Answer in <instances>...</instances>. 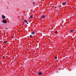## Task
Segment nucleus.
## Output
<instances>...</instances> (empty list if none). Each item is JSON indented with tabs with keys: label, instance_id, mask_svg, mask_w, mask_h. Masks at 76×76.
I'll return each mask as SVG.
<instances>
[{
	"label": "nucleus",
	"instance_id": "1a4fd4ad",
	"mask_svg": "<svg viewBox=\"0 0 76 76\" xmlns=\"http://www.w3.org/2000/svg\"><path fill=\"white\" fill-rule=\"evenodd\" d=\"M71 32H74V30H72L70 31Z\"/></svg>",
	"mask_w": 76,
	"mask_h": 76
},
{
	"label": "nucleus",
	"instance_id": "9b49d317",
	"mask_svg": "<svg viewBox=\"0 0 76 76\" xmlns=\"http://www.w3.org/2000/svg\"><path fill=\"white\" fill-rule=\"evenodd\" d=\"M55 32V34H57V33H58V32H57V31H56Z\"/></svg>",
	"mask_w": 76,
	"mask_h": 76
},
{
	"label": "nucleus",
	"instance_id": "f3484780",
	"mask_svg": "<svg viewBox=\"0 0 76 76\" xmlns=\"http://www.w3.org/2000/svg\"><path fill=\"white\" fill-rule=\"evenodd\" d=\"M45 16H45V15H44V18H45Z\"/></svg>",
	"mask_w": 76,
	"mask_h": 76
},
{
	"label": "nucleus",
	"instance_id": "20e7f679",
	"mask_svg": "<svg viewBox=\"0 0 76 76\" xmlns=\"http://www.w3.org/2000/svg\"><path fill=\"white\" fill-rule=\"evenodd\" d=\"M66 2H64L62 3V5L63 6H64L65 5H66Z\"/></svg>",
	"mask_w": 76,
	"mask_h": 76
},
{
	"label": "nucleus",
	"instance_id": "dca6fc26",
	"mask_svg": "<svg viewBox=\"0 0 76 76\" xmlns=\"http://www.w3.org/2000/svg\"><path fill=\"white\" fill-rule=\"evenodd\" d=\"M2 58H5V56H4L3 57H2Z\"/></svg>",
	"mask_w": 76,
	"mask_h": 76
},
{
	"label": "nucleus",
	"instance_id": "0eeeda50",
	"mask_svg": "<svg viewBox=\"0 0 76 76\" xmlns=\"http://www.w3.org/2000/svg\"><path fill=\"white\" fill-rule=\"evenodd\" d=\"M32 35H34L35 34V31H33L32 32V33H31Z\"/></svg>",
	"mask_w": 76,
	"mask_h": 76
},
{
	"label": "nucleus",
	"instance_id": "f257e3e1",
	"mask_svg": "<svg viewBox=\"0 0 76 76\" xmlns=\"http://www.w3.org/2000/svg\"><path fill=\"white\" fill-rule=\"evenodd\" d=\"M2 22L4 23H7V21L6 19H5L2 20Z\"/></svg>",
	"mask_w": 76,
	"mask_h": 76
},
{
	"label": "nucleus",
	"instance_id": "4be33fe9",
	"mask_svg": "<svg viewBox=\"0 0 76 76\" xmlns=\"http://www.w3.org/2000/svg\"><path fill=\"white\" fill-rule=\"evenodd\" d=\"M6 29H7V28H6Z\"/></svg>",
	"mask_w": 76,
	"mask_h": 76
},
{
	"label": "nucleus",
	"instance_id": "6ab92c4d",
	"mask_svg": "<svg viewBox=\"0 0 76 76\" xmlns=\"http://www.w3.org/2000/svg\"><path fill=\"white\" fill-rule=\"evenodd\" d=\"M72 40H73V39H72Z\"/></svg>",
	"mask_w": 76,
	"mask_h": 76
},
{
	"label": "nucleus",
	"instance_id": "423d86ee",
	"mask_svg": "<svg viewBox=\"0 0 76 76\" xmlns=\"http://www.w3.org/2000/svg\"><path fill=\"white\" fill-rule=\"evenodd\" d=\"M42 18H45L44 17V15H42V17H41V18L42 19Z\"/></svg>",
	"mask_w": 76,
	"mask_h": 76
},
{
	"label": "nucleus",
	"instance_id": "9d476101",
	"mask_svg": "<svg viewBox=\"0 0 76 76\" xmlns=\"http://www.w3.org/2000/svg\"><path fill=\"white\" fill-rule=\"evenodd\" d=\"M4 44H5V43H7V41H5L3 42Z\"/></svg>",
	"mask_w": 76,
	"mask_h": 76
},
{
	"label": "nucleus",
	"instance_id": "7ed1b4c3",
	"mask_svg": "<svg viewBox=\"0 0 76 76\" xmlns=\"http://www.w3.org/2000/svg\"><path fill=\"white\" fill-rule=\"evenodd\" d=\"M2 18L3 19H5V18H6V17L4 16L3 15H2Z\"/></svg>",
	"mask_w": 76,
	"mask_h": 76
},
{
	"label": "nucleus",
	"instance_id": "412c9836",
	"mask_svg": "<svg viewBox=\"0 0 76 76\" xmlns=\"http://www.w3.org/2000/svg\"><path fill=\"white\" fill-rule=\"evenodd\" d=\"M24 24V23H23V24Z\"/></svg>",
	"mask_w": 76,
	"mask_h": 76
},
{
	"label": "nucleus",
	"instance_id": "6e6552de",
	"mask_svg": "<svg viewBox=\"0 0 76 76\" xmlns=\"http://www.w3.org/2000/svg\"><path fill=\"white\" fill-rule=\"evenodd\" d=\"M33 17V15H31L30 17V19H32Z\"/></svg>",
	"mask_w": 76,
	"mask_h": 76
},
{
	"label": "nucleus",
	"instance_id": "5701e85b",
	"mask_svg": "<svg viewBox=\"0 0 76 76\" xmlns=\"http://www.w3.org/2000/svg\"><path fill=\"white\" fill-rule=\"evenodd\" d=\"M6 29H7V28H6Z\"/></svg>",
	"mask_w": 76,
	"mask_h": 76
},
{
	"label": "nucleus",
	"instance_id": "f8f14e48",
	"mask_svg": "<svg viewBox=\"0 0 76 76\" xmlns=\"http://www.w3.org/2000/svg\"><path fill=\"white\" fill-rule=\"evenodd\" d=\"M32 35H30V38H32V37H32Z\"/></svg>",
	"mask_w": 76,
	"mask_h": 76
},
{
	"label": "nucleus",
	"instance_id": "f03ea898",
	"mask_svg": "<svg viewBox=\"0 0 76 76\" xmlns=\"http://www.w3.org/2000/svg\"><path fill=\"white\" fill-rule=\"evenodd\" d=\"M38 75H39V76H41V75H42V73L41 72H39L38 73Z\"/></svg>",
	"mask_w": 76,
	"mask_h": 76
},
{
	"label": "nucleus",
	"instance_id": "a211bd4d",
	"mask_svg": "<svg viewBox=\"0 0 76 76\" xmlns=\"http://www.w3.org/2000/svg\"><path fill=\"white\" fill-rule=\"evenodd\" d=\"M12 37V38H13V37Z\"/></svg>",
	"mask_w": 76,
	"mask_h": 76
},
{
	"label": "nucleus",
	"instance_id": "4468645a",
	"mask_svg": "<svg viewBox=\"0 0 76 76\" xmlns=\"http://www.w3.org/2000/svg\"><path fill=\"white\" fill-rule=\"evenodd\" d=\"M58 10H56V12H57V13H58V12H59V11H58Z\"/></svg>",
	"mask_w": 76,
	"mask_h": 76
},
{
	"label": "nucleus",
	"instance_id": "2eb2a0df",
	"mask_svg": "<svg viewBox=\"0 0 76 76\" xmlns=\"http://www.w3.org/2000/svg\"><path fill=\"white\" fill-rule=\"evenodd\" d=\"M35 4V2H33V4L34 5Z\"/></svg>",
	"mask_w": 76,
	"mask_h": 76
},
{
	"label": "nucleus",
	"instance_id": "39448f33",
	"mask_svg": "<svg viewBox=\"0 0 76 76\" xmlns=\"http://www.w3.org/2000/svg\"><path fill=\"white\" fill-rule=\"evenodd\" d=\"M24 22H25L26 23H27V24H28V23H28V21H27L26 20H24Z\"/></svg>",
	"mask_w": 76,
	"mask_h": 76
},
{
	"label": "nucleus",
	"instance_id": "aec40b11",
	"mask_svg": "<svg viewBox=\"0 0 76 76\" xmlns=\"http://www.w3.org/2000/svg\"><path fill=\"white\" fill-rule=\"evenodd\" d=\"M56 7H55V8L56 9Z\"/></svg>",
	"mask_w": 76,
	"mask_h": 76
},
{
	"label": "nucleus",
	"instance_id": "ddd939ff",
	"mask_svg": "<svg viewBox=\"0 0 76 76\" xmlns=\"http://www.w3.org/2000/svg\"><path fill=\"white\" fill-rule=\"evenodd\" d=\"M57 56L55 57V59H57Z\"/></svg>",
	"mask_w": 76,
	"mask_h": 76
},
{
	"label": "nucleus",
	"instance_id": "b1692460",
	"mask_svg": "<svg viewBox=\"0 0 76 76\" xmlns=\"http://www.w3.org/2000/svg\"><path fill=\"white\" fill-rule=\"evenodd\" d=\"M67 11H68V10H67Z\"/></svg>",
	"mask_w": 76,
	"mask_h": 76
}]
</instances>
